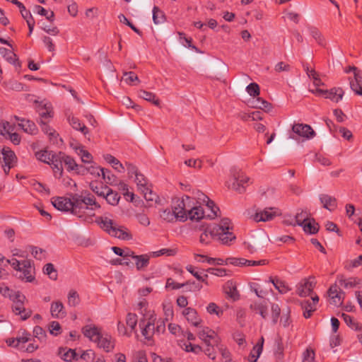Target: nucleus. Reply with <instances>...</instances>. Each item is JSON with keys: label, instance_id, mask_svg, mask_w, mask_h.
<instances>
[{"label": "nucleus", "instance_id": "nucleus-32", "mask_svg": "<svg viewBox=\"0 0 362 362\" xmlns=\"http://www.w3.org/2000/svg\"><path fill=\"white\" fill-rule=\"evenodd\" d=\"M89 187L95 194L101 197H104V194L110 188L107 185H105L103 183H99L97 181L90 182Z\"/></svg>", "mask_w": 362, "mask_h": 362}, {"label": "nucleus", "instance_id": "nucleus-56", "mask_svg": "<svg viewBox=\"0 0 362 362\" xmlns=\"http://www.w3.org/2000/svg\"><path fill=\"white\" fill-rule=\"evenodd\" d=\"M80 302L79 296L76 291L71 290L68 295V305L75 307Z\"/></svg>", "mask_w": 362, "mask_h": 362}, {"label": "nucleus", "instance_id": "nucleus-23", "mask_svg": "<svg viewBox=\"0 0 362 362\" xmlns=\"http://www.w3.org/2000/svg\"><path fill=\"white\" fill-rule=\"evenodd\" d=\"M197 334L199 338L202 339L205 344H208L211 340H214L216 343L218 342L216 333L208 327H204Z\"/></svg>", "mask_w": 362, "mask_h": 362}, {"label": "nucleus", "instance_id": "nucleus-51", "mask_svg": "<svg viewBox=\"0 0 362 362\" xmlns=\"http://www.w3.org/2000/svg\"><path fill=\"white\" fill-rule=\"evenodd\" d=\"M302 226L304 231L310 234H315L319 230L318 224L315 223L314 219L309 220L308 222L305 223Z\"/></svg>", "mask_w": 362, "mask_h": 362}, {"label": "nucleus", "instance_id": "nucleus-29", "mask_svg": "<svg viewBox=\"0 0 362 362\" xmlns=\"http://www.w3.org/2000/svg\"><path fill=\"white\" fill-rule=\"evenodd\" d=\"M320 200L323 207L330 211H334L337 206L336 198L328 194H321L320 196Z\"/></svg>", "mask_w": 362, "mask_h": 362}, {"label": "nucleus", "instance_id": "nucleus-25", "mask_svg": "<svg viewBox=\"0 0 362 362\" xmlns=\"http://www.w3.org/2000/svg\"><path fill=\"white\" fill-rule=\"evenodd\" d=\"M182 314L187 320L194 327H198L202 322V320L199 317L197 310L194 308H186L182 311Z\"/></svg>", "mask_w": 362, "mask_h": 362}, {"label": "nucleus", "instance_id": "nucleus-6", "mask_svg": "<svg viewBox=\"0 0 362 362\" xmlns=\"http://www.w3.org/2000/svg\"><path fill=\"white\" fill-rule=\"evenodd\" d=\"M26 297L22 293H17L16 297L13 299L12 310L17 315H20L21 320H25L28 319L32 315V310L30 309L25 308V301Z\"/></svg>", "mask_w": 362, "mask_h": 362}, {"label": "nucleus", "instance_id": "nucleus-3", "mask_svg": "<svg viewBox=\"0 0 362 362\" xmlns=\"http://www.w3.org/2000/svg\"><path fill=\"white\" fill-rule=\"evenodd\" d=\"M156 318L153 313L143 314L139 325L141 328V334L147 340H151L156 333L155 322Z\"/></svg>", "mask_w": 362, "mask_h": 362}, {"label": "nucleus", "instance_id": "nucleus-49", "mask_svg": "<svg viewBox=\"0 0 362 362\" xmlns=\"http://www.w3.org/2000/svg\"><path fill=\"white\" fill-rule=\"evenodd\" d=\"M165 20L164 13L158 6H154L153 8V21L154 23L160 24L163 23Z\"/></svg>", "mask_w": 362, "mask_h": 362}, {"label": "nucleus", "instance_id": "nucleus-39", "mask_svg": "<svg viewBox=\"0 0 362 362\" xmlns=\"http://www.w3.org/2000/svg\"><path fill=\"white\" fill-rule=\"evenodd\" d=\"M304 70L310 78L313 80V83L315 86H323L324 83L319 78L318 74L313 69H310L307 65H303Z\"/></svg>", "mask_w": 362, "mask_h": 362}, {"label": "nucleus", "instance_id": "nucleus-53", "mask_svg": "<svg viewBox=\"0 0 362 362\" xmlns=\"http://www.w3.org/2000/svg\"><path fill=\"white\" fill-rule=\"evenodd\" d=\"M138 322L137 315L134 313H129L126 316V324L130 328L131 332L134 331Z\"/></svg>", "mask_w": 362, "mask_h": 362}, {"label": "nucleus", "instance_id": "nucleus-64", "mask_svg": "<svg viewBox=\"0 0 362 362\" xmlns=\"http://www.w3.org/2000/svg\"><path fill=\"white\" fill-rule=\"evenodd\" d=\"M247 92L251 96L256 97L259 95V87L255 83H250L246 88Z\"/></svg>", "mask_w": 362, "mask_h": 362}, {"label": "nucleus", "instance_id": "nucleus-22", "mask_svg": "<svg viewBox=\"0 0 362 362\" xmlns=\"http://www.w3.org/2000/svg\"><path fill=\"white\" fill-rule=\"evenodd\" d=\"M62 158H64V165L68 171L75 170L78 173H84L85 168L82 165H78L73 158L64 153Z\"/></svg>", "mask_w": 362, "mask_h": 362}, {"label": "nucleus", "instance_id": "nucleus-15", "mask_svg": "<svg viewBox=\"0 0 362 362\" xmlns=\"http://www.w3.org/2000/svg\"><path fill=\"white\" fill-rule=\"evenodd\" d=\"M344 295V293L342 292L336 284L331 286L328 290V296L331 299L330 303L336 306L342 304Z\"/></svg>", "mask_w": 362, "mask_h": 362}, {"label": "nucleus", "instance_id": "nucleus-17", "mask_svg": "<svg viewBox=\"0 0 362 362\" xmlns=\"http://www.w3.org/2000/svg\"><path fill=\"white\" fill-rule=\"evenodd\" d=\"M23 266L21 267V272L23 273V276H21L20 278L22 280H25L27 282H33L35 279L34 274V267L31 264V261L29 259H24L22 261Z\"/></svg>", "mask_w": 362, "mask_h": 362}, {"label": "nucleus", "instance_id": "nucleus-59", "mask_svg": "<svg viewBox=\"0 0 362 362\" xmlns=\"http://www.w3.org/2000/svg\"><path fill=\"white\" fill-rule=\"evenodd\" d=\"M30 249L31 254L35 259L41 260L45 257V250L35 246H31Z\"/></svg>", "mask_w": 362, "mask_h": 362}, {"label": "nucleus", "instance_id": "nucleus-12", "mask_svg": "<svg viewBox=\"0 0 362 362\" xmlns=\"http://www.w3.org/2000/svg\"><path fill=\"white\" fill-rule=\"evenodd\" d=\"M311 300H304L300 302V306L303 310V316L308 319L312 316L314 311L316 310V305L319 302V297L317 295H315L311 297Z\"/></svg>", "mask_w": 362, "mask_h": 362}, {"label": "nucleus", "instance_id": "nucleus-33", "mask_svg": "<svg viewBox=\"0 0 362 362\" xmlns=\"http://www.w3.org/2000/svg\"><path fill=\"white\" fill-rule=\"evenodd\" d=\"M107 202L112 206H116L120 199V196L117 192L113 191L111 188H109L107 192L104 194V197Z\"/></svg>", "mask_w": 362, "mask_h": 362}, {"label": "nucleus", "instance_id": "nucleus-44", "mask_svg": "<svg viewBox=\"0 0 362 362\" xmlns=\"http://www.w3.org/2000/svg\"><path fill=\"white\" fill-rule=\"evenodd\" d=\"M76 153L81 157V161L84 163H90L93 160L92 155L83 146H78L76 148Z\"/></svg>", "mask_w": 362, "mask_h": 362}, {"label": "nucleus", "instance_id": "nucleus-27", "mask_svg": "<svg viewBox=\"0 0 362 362\" xmlns=\"http://www.w3.org/2000/svg\"><path fill=\"white\" fill-rule=\"evenodd\" d=\"M205 212L202 206H192L188 208L187 210V218H189L192 221H199L203 218L205 215Z\"/></svg>", "mask_w": 362, "mask_h": 362}, {"label": "nucleus", "instance_id": "nucleus-21", "mask_svg": "<svg viewBox=\"0 0 362 362\" xmlns=\"http://www.w3.org/2000/svg\"><path fill=\"white\" fill-rule=\"evenodd\" d=\"M99 348L103 349L106 352H110L115 347V341L112 337L107 334H102L96 341Z\"/></svg>", "mask_w": 362, "mask_h": 362}, {"label": "nucleus", "instance_id": "nucleus-57", "mask_svg": "<svg viewBox=\"0 0 362 362\" xmlns=\"http://www.w3.org/2000/svg\"><path fill=\"white\" fill-rule=\"evenodd\" d=\"M101 175L103 180L106 182L107 184L113 185L115 180V176L111 173V172L105 168L100 169Z\"/></svg>", "mask_w": 362, "mask_h": 362}, {"label": "nucleus", "instance_id": "nucleus-42", "mask_svg": "<svg viewBox=\"0 0 362 362\" xmlns=\"http://www.w3.org/2000/svg\"><path fill=\"white\" fill-rule=\"evenodd\" d=\"M104 158L107 162L112 164L115 170L120 173L124 172L125 167L113 156L110 154H106L104 156Z\"/></svg>", "mask_w": 362, "mask_h": 362}, {"label": "nucleus", "instance_id": "nucleus-31", "mask_svg": "<svg viewBox=\"0 0 362 362\" xmlns=\"http://www.w3.org/2000/svg\"><path fill=\"white\" fill-rule=\"evenodd\" d=\"M135 265L138 271H144L149 264L150 256L148 255H141L134 257Z\"/></svg>", "mask_w": 362, "mask_h": 362}, {"label": "nucleus", "instance_id": "nucleus-40", "mask_svg": "<svg viewBox=\"0 0 362 362\" xmlns=\"http://www.w3.org/2000/svg\"><path fill=\"white\" fill-rule=\"evenodd\" d=\"M269 281L273 284L275 288L277 289L279 292L282 294H285L291 290V288L284 281L279 279H273L270 277Z\"/></svg>", "mask_w": 362, "mask_h": 362}, {"label": "nucleus", "instance_id": "nucleus-36", "mask_svg": "<svg viewBox=\"0 0 362 362\" xmlns=\"http://www.w3.org/2000/svg\"><path fill=\"white\" fill-rule=\"evenodd\" d=\"M1 53L4 54V57L9 63L13 64L15 66H21V63L18 61L16 54L12 51L6 48H1Z\"/></svg>", "mask_w": 362, "mask_h": 362}, {"label": "nucleus", "instance_id": "nucleus-28", "mask_svg": "<svg viewBox=\"0 0 362 362\" xmlns=\"http://www.w3.org/2000/svg\"><path fill=\"white\" fill-rule=\"evenodd\" d=\"M2 86L7 91H23L25 90V85L15 79H9L2 83Z\"/></svg>", "mask_w": 362, "mask_h": 362}, {"label": "nucleus", "instance_id": "nucleus-38", "mask_svg": "<svg viewBox=\"0 0 362 362\" xmlns=\"http://www.w3.org/2000/svg\"><path fill=\"white\" fill-rule=\"evenodd\" d=\"M139 96L144 100L152 103L153 105L158 106L160 105V100L156 98L155 93L148 92L144 90H141L139 92Z\"/></svg>", "mask_w": 362, "mask_h": 362}, {"label": "nucleus", "instance_id": "nucleus-10", "mask_svg": "<svg viewBox=\"0 0 362 362\" xmlns=\"http://www.w3.org/2000/svg\"><path fill=\"white\" fill-rule=\"evenodd\" d=\"M292 131L297 136L305 139H310L315 135V132L312 127L305 124H294L292 127Z\"/></svg>", "mask_w": 362, "mask_h": 362}, {"label": "nucleus", "instance_id": "nucleus-30", "mask_svg": "<svg viewBox=\"0 0 362 362\" xmlns=\"http://www.w3.org/2000/svg\"><path fill=\"white\" fill-rule=\"evenodd\" d=\"M344 94V92L341 88H332L329 90H326L325 98L330 99L333 102L338 103L342 99Z\"/></svg>", "mask_w": 362, "mask_h": 362}, {"label": "nucleus", "instance_id": "nucleus-2", "mask_svg": "<svg viewBox=\"0 0 362 362\" xmlns=\"http://www.w3.org/2000/svg\"><path fill=\"white\" fill-rule=\"evenodd\" d=\"M100 227L110 235L122 240H130L133 238L132 233L124 226H118L112 219L107 217L98 216L95 219Z\"/></svg>", "mask_w": 362, "mask_h": 362}, {"label": "nucleus", "instance_id": "nucleus-48", "mask_svg": "<svg viewBox=\"0 0 362 362\" xmlns=\"http://www.w3.org/2000/svg\"><path fill=\"white\" fill-rule=\"evenodd\" d=\"M308 30L310 35L317 41V42L320 45H323L325 40L321 32L317 28L313 26H308Z\"/></svg>", "mask_w": 362, "mask_h": 362}, {"label": "nucleus", "instance_id": "nucleus-46", "mask_svg": "<svg viewBox=\"0 0 362 362\" xmlns=\"http://www.w3.org/2000/svg\"><path fill=\"white\" fill-rule=\"evenodd\" d=\"M254 104L255 107L263 110L265 112H269L272 109V104L262 98H257Z\"/></svg>", "mask_w": 362, "mask_h": 362}, {"label": "nucleus", "instance_id": "nucleus-9", "mask_svg": "<svg viewBox=\"0 0 362 362\" xmlns=\"http://www.w3.org/2000/svg\"><path fill=\"white\" fill-rule=\"evenodd\" d=\"M3 160L4 162V170L8 174L11 168H13L17 161L15 153L9 148L4 146L1 150Z\"/></svg>", "mask_w": 362, "mask_h": 362}, {"label": "nucleus", "instance_id": "nucleus-19", "mask_svg": "<svg viewBox=\"0 0 362 362\" xmlns=\"http://www.w3.org/2000/svg\"><path fill=\"white\" fill-rule=\"evenodd\" d=\"M263 242L262 238L253 237L248 241H245L243 245L245 250L250 254H254L257 252L258 250L264 247Z\"/></svg>", "mask_w": 362, "mask_h": 362}, {"label": "nucleus", "instance_id": "nucleus-47", "mask_svg": "<svg viewBox=\"0 0 362 362\" xmlns=\"http://www.w3.org/2000/svg\"><path fill=\"white\" fill-rule=\"evenodd\" d=\"M122 79L125 81L126 83L130 86L136 85V82L137 83L140 82L138 76L133 71L124 72Z\"/></svg>", "mask_w": 362, "mask_h": 362}, {"label": "nucleus", "instance_id": "nucleus-7", "mask_svg": "<svg viewBox=\"0 0 362 362\" xmlns=\"http://www.w3.org/2000/svg\"><path fill=\"white\" fill-rule=\"evenodd\" d=\"M281 215L280 209L276 207H267L263 210L257 211L254 215L252 216V218L256 221L267 222L273 220L275 217Z\"/></svg>", "mask_w": 362, "mask_h": 362}, {"label": "nucleus", "instance_id": "nucleus-35", "mask_svg": "<svg viewBox=\"0 0 362 362\" xmlns=\"http://www.w3.org/2000/svg\"><path fill=\"white\" fill-rule=\"evenodd\" d=\"M18 125L25 132L30 134H35L37 132V128L35 124L30 120L21 119Z\"/></svg>", "mask_w": 362, "mask_h": 362}, {"label": "nucleus", "instance_id": "nucleus-55", "mask_svg": "<svg viewBox=\"0 0 362 362\" xmlns=\"http://www.w3.org/2000/svg\"><path fill=\"white\" fill-rule=\"evenodd\" d=\"M342 317L345 322L346 323V325L351 329L355 330H358L361 329V327L359 325V324L356 322L355 320L349 315L344 313L342 314Z\"/></svg>", "mask_w": 362, "mask_h": 362}, {"label": "nucleus", "instance_id": "nucleus-20", "mask_svg": "<svg viewBox=\"0 0 362 362\" xmlns=\"http://www.w3.org/2000/svg\"><path fill=\"white\" fill-rule=\"evenodd\" d=\"M201 194L203 199L199 197L198 199L202 202H206V209L210 211V213L207 214V217L210 219L217 217L218 216V213L220 212L219 208L206 195L203 193H201Z\"/></svg>", "mask_w": 362, "mask_h": 362}, {"label": "nucleus", "instance_id": "nucleus-24", "mask_svg": "<svg viewBox=\"0 0 362 362\" xmlns=\"http://www.w3.org/2000/svg\"><path fill=\"white\" fill-rule=\"evenodd\" d=\"M69 124L76 131L81 132L85 136L89 134L88 128L74 115H69L67 117Z\"/></svg>", "mask_w": 362, "mask_h": 362}, {"label": "nucleus", "instance_id": "nucleus-63", "mask_svg": "<svg viewBox=\"0 0 362 362\" xmlns=\"http://www.w3.org/2000/svg\"><path fill=\"white\" fill-rule=\"evenodd\" d=\"M186 269L187 272L192 274L198 281L204 283L206 285L209 284L208 281H206L205 279H204V276H202V275L200 273L195 271L194 267L192 265H187L186 267Z\"/></svg>", "mask_w": 362, "mask_h": 362}, {"label": "nucleus", "instance_id": "nucleus-62", "mask_svg": "<svg viewBox=\"0 0 362 362\" xmlns=\"http://www.w3.org/2000/svg\"><path fill=\"white\" fill-rule=\"evenodd\" d=\"M176 253L177 250L175 249L163 248L158 251L153 252L152 255L153 257H159L161 255L174 256Z\"/></svg>", "mask_w": 362, "mask_h": 362}, {"label": "nucleus", "instance_id": "nucleus-60", "mask_svg": "<svg viewBox=\"0 0 362 362\" xmlns=\"http://www.w3.org/2000/svg\"><path fill=\"white\" fill-rule=\"evenodd\" d=\"M33 335L38 340L42 341H45L47 337V334L45 331L40 326H35L33 329Z\"/></svg>", "mask_w": 362, "mask_h": 362}, {"label": "nucleus", "instance_id": "nucleus-45", "mask_svg": "<svg viewBox=\"0 0 362 362\" xmlns=\"http://www.w3.org/2000/svg\"><path fill=\"white\" fill-rule=\"evenodd\" d=\"M250 308L255 313L259 314L262 318L265 319L267 315V305L259 303H253L250 305Z\"/></svg>", "mask_w": 362, "mask_h": 362}, {"label": "nucleus", "instance_id": "nucleus-11", "mask_svg": "<svg viewBox=\"0 0 362 362\" xmlns=\"http://www.w3.org/2000/svg\"><path fill=\"white\" fill-rule=\"evenodd\" d=\"M250 178L243 173L238 172L233 174V182L231 188L239 193H243L247 185Z\"/></svg>", "mask_w": 362, "mask_h": 362}, {"label": "nucleus", "instance_id": "nucleus-5", "mask_svg": "<svg viewBox=\"0 0 362 362\" xmlns=\"http://www.w3.org/2000/svg\"><path fill=\"white\" fill-rule=\"evenodd\" d=\"M192 198L187 195L182 199H177L173 206V211L177 218L181 221H185L187 219V210L190 207Z\"/></svg>", "mask_w": 362, "mask_h": 362}, {"label": "nucleus", "instance_id": "nucleus-8", "mask_svg": "<svg viewBox=\"0 0 362 362\" xmlns=\"http://www.w3.org/2000/svg\"><path fill=\"white\" fill-rule=\"evenodd\" d=\"M350 71H353L354 74V78L350 80V87L356 94L362 95V74L355 66H349L346 69V73Z\"/></svg>", "mask_w": 362, "mask_h": 362}, {"label": "nucleus", "instance_id": "nucleus-26", "mask_svg": "<svg viewBox=\"0 0 362 362\" xmlns=\"http://www.w3.org/2000/svg\"><path fill=\"white\" fill-rule=\"evenodd\" d=\"M50 313L52 316L55 318H63L66 315L63 303L59 300L52 303Z\"/></svg>", "mask_w": 362, "mask_h": 362}, {"label": "nucleus", "instance_id": "nucleus-50", "mask_svg": "<svg viewBox=\"0 0 362 362\" xmlns=\"http://www.w3.org/2000/svg\"><path fill=\"white\" fill-rule=\"evenodd\" d=\"M52 154V152H49L47 150H41L35 153V157L40 161L50 164V158Z\"/></svg>", "mask_w": 362, "mask_h": 362}, {"label": "nucleus", "instance_id": "nucleus-43", "mask_svg": "<svg viewBox=\"0 0 362 362\" xmlns=\"http://www.w3.org/2000/svg\"><path fill=\"white\" fill-rule=\"evenodd\" d=\"M19 291H14L6 286L4 284L0 285V293L5 298H9L11 300L16 297L17 293H21Z\"/></svg>", "mask_w": 362, "mask_h": 362}, {"label": "nucleus", "instance_id": "nucleus-61", "mask_svg": "<svg viewBox=\"0 0 362 362\" xmlns=\"http://www.w3.org/2000/svg\"><path fill=\"white\" fill-rule=\"evenodd\" d=\"M226 293L233 300H237L239 298L238 291L236 287L232 285V283L228 284V286L226 288Z\"/></svg>", "mask_w": 362, "mask_h": 362}, {"label": "nucleus", "instance_id": "nucleus-13", "mask_svg": "<svg viewBox=\"0 0 362 362\" xmlns=\"http://www.w3.org/2000/svg\"><path fill=\"white\" fill-rule=\"evenodd\" d=\"M314 280V277H310L301 281L297 288L298 294L301 297L310 296L315 286V281Z\"/></svg>", "mask_w": 362, "mask_h": 362}, {"label": "nucleus", "instance_id": "nucleus-34", "mask_svg": "<svg viewBox=\"0 0 362 362\" xmlns=\"http://www.w3.org/2000/svg\"><path fill=\"white\" fill-rule=\"evenodd\" d=\"M59 356L65 361L70 362L76 358V354L75 350L67 348H60L59 349Z\"/></svg>", "mask_w": 362, "mask_h": 362}, {"label": "nucleus", "instance_id": "nucleus-58", "mask_svg": "<svg viewBox=\"0 0 362 362\" xmlns=\"http://www.w3.org/2000/svg\"><path fill=\"white\" fill-rule=\"evenodd\" d=\"M309 216L310 214L306 211H301L300 213H297L295 217L296 223L302 226L307 221H309Z\"/></svg>", "mask_w": 362, "mask_h": 362}, {"label": "nucleus", "instance_id": "nucleus-41", "mask_svg": "<svg viewBox=\"0 0 362 362\" xmlns=\"http://www.w3.org/2000/svg\"><path fill=\"white\" fill-rule=\"evenodd\" d=\"M338 282L340 286L345 288H354L359 284V280L357 278L351 277L349 279H344L342 276L338 278Z\"/></svg>", "mask_w": 362, "mask_h": 362}, {"label": "nucleus", "instance_id": "nucleus-14", "mask_svg": "<svg viewBox=\"0 0 362 362\" xmlns=\"http://www.w3.org/2000/svg\"><path fill=\"white\" fill-rule=\"evenodd\" d=\"M52 204L59 211L71 212V198L64 197H54L52 199Z\"/></svg>", "mask_w": 362, "mask_h": 362}, {"label": "nucleus", "instance_id": "nucleus-16", "mask_svg": "<svg viewBox=\"0 0 362 362\" xmlns=\"http://www.w3.org/2000/svg\"><path fill=\"white\" fill-rule=\"evenodd\" d=\"M64 153H53L50 158V164L52 166L54 174L61 176L63 173Z\"/></svg>", "mask_w": 362, "mask_h": 362}, {"label": "nucleus", "instance_id": "nucleus-54", "mask_svg": "<svg viewBox=\"0 0 362 362\" xmlns=\"http://www.w3.org/2000/svg\"><path fill=\"white\" fill-rule=\"evenodd\" d=\"M45 274H47L51 279L56 280L57 279V272L52 263H47L43 268Z\"/></svg>", "mask_w": 362, "mask_h": 362}, {"label": "nucleus", "instance_id": "nucleus-1", "mask_svg": "<svg viewBox=\"0 0 362 362\" xmlns=\"http://www.w3.org/2000/svg\"><path fill=\"white\" fill-rule=\"evenodd\" d=\"M233 225L229 218L221 219L218 224L207 226L199 236V242L203 245H209L211 240L216 239L223 245H228L235 240L233 234Z\"/></svg>", "mask_w": 362, "mask_h": 362}, {"label": "nucleus", "instance_id": "nucleus-18", "mask_svg": "<svg viewBox=\"0 0 362 362\" xmlns=\"http://www.w3.org/2000/svg\"><path fill=\"white\" fill-rule=\"evenodd\" d=\"M82 333L90 341L95 343L99 339V337H101L102 334L100 328L93 325L84 326L82 328Z\"/></svg>", "mask_w": 362, "mask_h": 362}, {"label": "nucleus", "instance_id": "nucleus-37", "mask_svg": "<svg viewBox=\"0 0 362 362\" xmlns=\"http://www.w3.org/2000/svg\"><path fill=\"white\" fill-rule=\"evenodd\" d=\"M83 199L85 201L84 204L86 206H88V210L93 211L100 208V205L96 202L95 197L90 193H88L87 196H83Z\"/></svg>", "mask_w": 362, "mask_h": 362}, {"label": "nucleus", "instance_id": "nucleus-52", "mask_svg": "<svg viewBox=\"0 0 362 362\" xmlns=\"http://www.w3.org/2000/svg\"><path fill=\"white\" fill-rule=\"evenodd\" d=\"M135 182L136 183L138 189L141 192H144L145 190H147V180L144 175L139 173L135 176Z\"/></svg>", "mask_w": 362, "mask_h": 362}, {"label": "nucleus", "instance_id": "nucleus-4", "mask_svg": "<svg viewBox=\"0 0 362 362\" xmlns=\"http://www.w3.org/2000/svg\"><path fill=\"white\" fill-rule=\"evenodd\" d=\"M83 199V195L78 194H73L71 196V213L83 221L89 222L91 220L90 216H85V212L88 210V206H86Z\"/></svg>", "mask_w": 362, "mask_h": 362}]
</instances>
